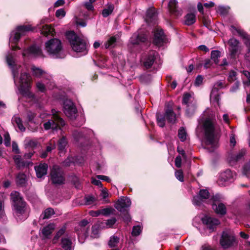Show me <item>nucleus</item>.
I'll return each instance as SVG.
<instances>
[{"instance_id":"9b49d317","label":"nucleus","mask_w":250,"mask_h":250,"mask_svg":"<svg viewBox=\"0 0 250 250\" xmlns=\"http://www.w3.org/2000/svg\"><path fill=\"white\" fill-rule=\"evenodd\" d=\"M63 112L71 120L76 118L77 110L74 103L71 100L66 99L63 102Z\"/></svg>"},{"instance_id":"f8f14e48","label":"nucleus","mask_w":250,"mask_h":250,"mask_svg":"<svg viewBox=\"0 0 250 250\" xmlns=\"http://www.w3.org/2000/svg\"><path fill=\"white\" fill-rule=\"evenodd\" d=\"M51 180L55 185H61L64 183V178L62 170L57 166L52 167L50 173Z\"/></svg>"},{"instance_id":"338daca9","label":"nucleus","mask_w":250,"mask_h":250,"mask_svg":"<svg viewBox=\"0 0 250 250\" xmlns=\"http://www.w3.org/2000/svg\"><path fill=\"white\" fill-rule=\"evenodd\" d=\"M182 158L180 155L177 156L175 159V165L177 167H180L181 166Z\"/></svg>"},{"instance_id":"2f4dec72","label":"nucleus","mask_w":250,"mask_h":250,"mask_svg":"<svg viewBox=\"0 0 250 250\" xmlns=\"http://www.w3.org/2000/svg\"><path fill=\"white\" fill-rule=\"evenodd\" d=\"M165 116L169 123H174L176 121V115L171 108L166 109Z\"/></svg>"},{"instance_id":"6e6552de","label":"nucleus","mask_w":250,"mask_h":250,"mask_svg":"<svg viewBox=\"0 0 250 250\" xmlns=\"http://www.w3.org/2000/svg\"><path fill=\"white\" fill-rule=\"evenodd\" d=\"M31 71L34 76L43 79V81L46 84V86L48 88L50 89L53 87L54 83L51 75L46 73L41 68L34 65L32 66Z\"/></svg>"},{"instance_id":"f257e3e1","label":"nucleus","mask_w":250,"mask_h":250,"mask_svg":"<svg viewBox=\"0 0 250 250\" xmlns=\"http://www.w3.org/2000/svg\"><path fill=\"white\" fill-rule=\"evenodd\" d=\"M15 56L14 52L8 53L6 56L7 63L11 70L15 83L19 84V90L20 93L22 95H27L32 85V78L27 72L26 66L17 65Z\"/></svg>"},{"instance_id":"603ef678","label":"nucleus","mask_w":250,"mask_h":250,"mask_svg":"<svg viewBox=\"0 0 250 250\" xmlns=\"http://www.w3.org/2000/svg\"><path fill=\"white\" fill-rule=\"evenodd\" d=\"M113 10V6L112 5H110L107 8L104 9L102 13L103 17H108L112 12Z\"/></svg>"},{"instance_id":"9d476101","label":"nucleus","mask_w":250,"mask_h":250,"mask_svg":"<svg viewBox=\"0 0 250 250\" xmlns=\"http://www.w3.org/2000/svg\"><path fill=\"white\" fill-rule=\"evenodd\" d=\"M221 197L219 195L213 196L211 200H208L212 203V207L216 213L223 215L227 212V208L225 204L220 203Z\"/></svg>"},{"instance_id":"0eeeda50","label":"nucleus","mask_w":250,"mask_h":250,"mask_svg":"<svg viewBox=\"0 0 250 250\" xmlns=\"http://www.w3.org/2000/svg\"><path fill=\"white\" fill-rule=\"evenodd\" d=\"M52 114L53 120H49L43 124V127L45 130L50 129H52L53 130H57L59 126L61 125L63 126L65 125V121L60 117L56 110L52 109Z\"/></svg>"},{"instance_id":"aec40b11","label":"nucleus","mask_w":250,"mask_h":250,"mask_svg":"<svg viewBox=\"0 0 250 250\" xmlns=\"http://www.w3.org/2000/svg\"><path fill=\"white\" fill-rule=\"evenodd\" d=\"M146 35L142 34L141 31H138L135 33L130 39V42L132 44H138L146 41Z\"/></svg>"},{"instance_id":"72a5a7b5","label":"nucleus","mask_w":250,"mask_h":250,"mask_svg":"<svg viewBox=\"0 0 250 250\" xmlns=\"http://www.w3.org/2000/svg\"><path fill=\"white\" fill-rule=\"evenodd\" d=\"M196 21V15L194 13H188L185 17V23L191 25Z\"/></svg>"},{"instance_id":"13d9d810","label":"nucleus","mask_w":250,"mask_h":250,"mask_svg":"<svg viewBox=\"0 0 250 250\" xmlns=\"http://www.w3.org/2000/svg\"><path fill=\"white\" fill-rule=\"evenodd\" d=\"M88 224V222L87 220H83L81 222H80V223L77 226V227H78L79 229H83V232L84 233H85L86 232V228H87L86 227V226Z\"/></svg>"},{"instance_id":"8fccbe9b","label":"nucleus","mask_w":250,"mask_h":250,"mask_svg":"<svg viewBox=\"0 0 250 250\" xmlns=\"http://www.w3.org/2000/svg\"><path fill=\"white\" fill-rule=\"evenodd\" d=\"M99 236V227L98 225H95L92 228L91 237L97 238Z\"/></svg>"},{"instance_id":"a19ab883","label":"nucleus","mask_w":250,"mask_h":250,"mask_svg":"<svg viewBox=\"0 0 250 250\" xmlns=\"http://www.w3.org/2000/svg\"><path fill=\"white\" fill-rule=\"evenodd\" d=\"M220 52L218 50H213L211 52V59L216 64H218V59L220 57Z\"/></svg>"},{"instance_id":"7c9ffc66","label":"nucleus","mask_w":250,"mask_h":250,"mask_svg":"<svg viewBox=\"0 0 250 250\" xmlns=\"http://www.w3.org/2000/svg\"><path fill=\"white\" fill-rule=\"evenodd\" d=\"M25 148L26 149H34L38 145V142L36 139H32L29 138H26L24 141Z\"/></svg>"},{"instance_id":"58836bf2","label":"nucleus","mask_w":250,"mask_h":250,"mask_svg":"<svg viewBox=\"0 0 250 250\" xmlns=\"http://www.w3.org/2000/svg\"><path fill=\"white\" fill-rule=\"evenodd\" d=\"M66 229V226H63L57 231L52 240L53 243H56L57 242L59 238L65 233Z\"/></svg>"},{"instance_id":"4468645a","label":"nucleus","mask_w":250,"mask_h":250,"mask_svg":"<svg viewBox=\"0 0 250 250\" xmlns=\"http://www.w3.org/2000/svg\"><path fill=\"white\" fill-rule=\"evenodd\" d=\"M224 83L222 81L217 82L213 85L210 95V100L211 103H216L219 106L220 94L218 89L223 87Z\"/></svg>"},{"instance_id":"37998d69","label":"nucleus","mask_w":250,"mask_h":250,"mask_svg":"<svg viewBox=\"0 0 250 250\" xmlns=\"http://www.w3.org/2000/svg\"><path fill=\"white\" fill-rule=\"evenodd\" d=\"M12 121L17 125L18 127L21 131H24L25 130V128L23 125L21 120L20 118L17 116H14L12 119Z\"/></svg>"},{"instance_id":"bb28decb","label":"nucleus","mask_w":250,"mask_h":250,"mask_svg":"<svg viewBox=\"0 0 250 250\" xmlns=\"http://www.w3.org/2000/svg\"><path fill=\"white\" fill-rule=\"evenodd\" d=\"M67 145V142L65 138L63 136L58 141V149L59 153L61 156L63 155L65 152V147Z\"/></svg>"},{"instance_id":"39448f33","label":"nucleus","mask_w":250,"mask_h":250,"mask_svg":"<svg viewBox=\"0 0 250 250\" xmlns=\"http://www.w3.org/2000/svg\"><path fill=\"white\" fill-rule=\"evenodd\" d=\"M33 30V28L30 25H21L17 27L10 34L9 38V44L13 50L17 48L15 44L19 42L21 36L25 35V34Z\"/></svg>"},{"instance_id":"b1692460","label":"nucleus","mask_w":250,"mask_h":250,"mask_svg":"<svg viewBox=\"0 0 250 250\" xmlns=\"http://www.w3.org/2000/svg\"><path fill=\"white\" fill-rule=\"evenodd\" d=\"M48 166L45 163H41L35 167V170L38 178H42L47 174Z\"/></svg>"},{"instance_id":"6e6d98bb","label":"nucleus","mask_w":250,"mask_h":250,"mask_svg":"<svg viewBox=\"0 0 250 250\" xmlns=\"http://www.w3.org/2000/svg\"><path fill=\"white\" fill-rule=\"evenodd\" d=\"M66 14V12L64 9L63 8H60L59 9H58L56 11L55 15L58 18H63Z\"/></svg>"},{"instance_id":"6ab92c4d","label":"nucleus","mask_w":250,"mask_h":250,"mask_svg":"<svg viewBox=\"0 0 250 250\" xmlns=\"http://www.w3.org/2000/svg\"><path fill=\"white\" fill-rule=\"evenodd\" d=\"M167 41V40L162 29L157 28L155 30L154 43L157 46H161Z\"/></svg>"},{"instance_id":"bf43d9fd","label":"nucleus","mask_w":250,"mask_h":250,"mask_svg":"<svg viewBox=\"0 0 250 250\" xmlns=\"http://www.w3.org/2000/svg\"><path fill=\"white\" fill-rule=\"evenodd\" d=\"M236 72L234 70H231L229 72V77H228V81L230 82H232L236 80Z\"/></svg>"},{"instance_id":"0e129e2a","label":"nucleus","mask_w":250,"mask_h":250,"mask_svg":"<svg viewBox=\"0 0 250 250\" xmlns=\"http://www.w3.org/2000/svg\"><path fill=\"white\" fill-rule=\"evenodd\" d=\"M36 86L39 90L41 92H44L46 89V87L44 84L41 82H38L36 83Z\"/></svg>"},{"instance_id":"052dcab7","label":"nucleus","mask_w":250,"mask_h":250,"mask_svg":"<svg viewBox=\"0 0 250 250\" xmlns=\"http://www.w3.org/2000/svg\"><path fill=\"white\" fill-rule=\"evenodd\" d=\"M176 178L180 181L183 182L184 181L183 173L181 170H176L175 172Z\"/></svg>"},{"instance_id":"f03ea898","label":"nucleus","mask_w":250,"mask_h":250,"mask_svg":"<svg viewBox=\"0 0 250 250\" xmlns=\"http://www.w3.org/2000/svg\"><path fill=\"white\" fill-rule=\"evenodd\" d=\"M211 112L210 115L204 120L203 125L204 132V142L206 148L210 152L217 147V139L215 134L214 113L212 111Z\"/></svg>"},{"instance_id":"a18cd8bd","label":"nucleus","mask_w":250,"mask_h":250,"mask_svg":"<svg viewBox=\"0 0 250 250\" xmlns=\"http://www.w3.org/2000/svg\"><path fill=\"white\" fill-rule=\"evenodd\" d=\"M177 0H170L168 3V7L170 11L172 13H176L177 9Z\"/></svg>"},{"instance_id":"dca6fc26","label":"nucleus","mask_w":250,"mask_h":250,"mask_svg":"<svg viewBox=\"0 0 250 250\" xmlns=\"http://www.w3.org/2000/svg\"><path fill=\"white\" fill-rule=\"evenodd\" d=\"M234 175L232 171L229 169L222 172L218 180V183L220 186H226L233 181Z\"/></svg>"},{"instance_id":"69168bd1","label":"nucleus","mask_w":250,"mask_h":250,"mask_svg":"<svg viewBox=\"0 0 250 250\" xmlns=\"http://www.w3.org/2000/svg\"><path fill=\"white\" fill-rule=\"evenodd\" d=\"M116 219L115 218L113 217L111 219H108L106 222V225L108 228L112 227L113 225L116 223Z\"/></svg>"},{"instance_id":"f3484780","label":"nucleus","mask_w":250,"mask_h":250,"mask_svg":"<svg viewBox=\"0 0 250 250\" xmlns=\"http://www.w3.org/2000/svg\"><path fill=\"white\" fill-rule=\"evenodd\" d=\"M130 199L126 197H122L116 202L115 205V208L121 212H127L131 206Z\"/></svg>"},{"instance_id":"a878e982","label":"nucleus","mask_w":250,"mask_h":250,"mask_svg":"<svg viewBox=\"0 0 250 250\" xmlns=\"http://www.w3.org/2000/svg\"><path fill=\"white\" fill-rule=\"evenodd\" d=\"M93 132L90 129H84L83 131L76 130L73 132V135L76 140H78L81 137H86L91 135Z\"/></svg>"},{"instance_id":"ddd939ff","label":"nucleus","mask_w":250,"mask_h":250,"mask_svg":"<svg viewBox=\"0 0 250 250\" xmlns=\"http://www.w3.org/2000/svg\"><path fill=\"white\" fill-rule=\"evenodd\" d=\"M234 240V237L232 233L229 230H226L222 233L220 240V244L223 248L226 249L231 246Z\"/></svg>"},{"instance_id":"a211bd4d","label":"nucleus","mask_w":250,"mask_h":250,"mask_svg":"<svg viewBox=\"0 0 250 250\" xmlns=\"http://www.w3.org/2000/svg\"><path fill=\"white\" fill-rule=\"evenodd\" d=\"M209 193L207 189H202L199 191L198 195L193 197L192 203L195 206H200L205 200L209 197Z\"/></svg>"},{"instance_id":"5fc2aeb1","label":"nucleus","mask_w":250,"mask_h":250,"mask_svg":"<svg viewBox=\"0 0 250 250\" xmlns=\"http://www.w3.org/2000/svg\"><path fill=\"white\" fill-rule=\"evenodd\" d=\"M142 228L141 226L138 225L136 226L133 227L132 231V234L133 236H138L139 235L141 231Z\"/></svg>"},{"instance_id":"f704fd0d","label":"nucleus","mask_w":250,"mask_h":250,"mask_svg":"<svg viewBox=\"0 0 250 250\" xmlns=\"http://www.w3.org/2000/svg\"><path fill=\"white\" fill-rule=\"evenodd\" d=\"M41 32L42 34L45 36H47L49 35H53L54 33V30L50 25L45 24L42 26Z\"/></svg>"},{"instance_id":"3c124183","label":"nucleus","mask_w":250,"mask_h":250,"mask_svg":"<svg viewBox=\"0 0 250 250\" xmlns=\"http://www.w3.org/2000/svg\"><path fill=\"white\" fill-rule=\"evenodd\" d=\"M246 153V150L242 149L238 153L232 158V161H238L241 160Z\"/></svg>"},{"instance_id":"5701e85b","label":"nucleus","mask_w":250,"mask_h":250,"mask_svg":"<svg viewBox=\"0 0 250 250\" xmlns=\"http://www.w3.org/2000/svg\"><path fill=\"white\" fill-rule=\"evenodd\" d=\"M228 44L230 46L229 51L231 57L234 58L238 50L239 42L236 39L232 38L229 40Z\"/></svg>"},{"instance_id":"de8ad7c7","label":"nucleus","mask_w":250,"mask_h":250,"mask_svg":"<svg viewBox=\"0 0 250 250\" xmlns=\"http://www.w3.org/2000/svg\"><path fill=\"white\" fill-rule=\"evenodd\" d=\"M16 182L19 185H23L26 182V175L23 173H19L17 176Z\"/></svg>"},{"instance_id":"49530a36","label":"nucleus","mask_w":250,"mask_h":250,"mask_svg":"<svg viewBox=\"0 0 250 250\" xmlns=\"http://www.w3.org/2000/svg\"><path fill=\"white\" fill-rule=\"evenodd\" d=\"M187 134L185 129L181 127L178 130V137L182 142L185 141L187 139Z\"/></svg>"},{"instance_id":"1a4fd4ad","label":"nucleus","mask_w":250,"mask_h":250,"mask_svg":"<svg viewBox=\"0 0 250 250\" xmlns=\"http://www.w3.org/2000/svg\"><path fill=\"white\" fill-rule=\"evenodd\" d=\"M201 220L203 223L206 226L207 229L210 233L214 230L216 227L220 224L219 221L213 217H211L208 215H205L204 217H195L193 219V224L198 221Z\"/></svg>"},{"instance_id":"680f3d73","label":"nucleus","mask_w":250,"mask_h":250,"mask_svg":"<svg viewBox=\"0 0 250 250\" xmlns=\"http://www.w3.org/2000/svg\"><path fill=\"white\" fill-rule=\"evenodd\" d=\"M228 10L229 8L220 6L217 8V12L221 15H225L228 13Z\"/></svg>"},{"instance_id":"c85d7f7f","label":"nucleus","mask_w":250,"mask_h":250,"mask_svg":"<svg viewBox=\"0 0 250 250\" xmlns=\"http://www.w3.org/2000/svg\"><path fill=\"white\" fill-rule=\"evenodd\" d=\"M75 230L78 236L79 241L81 243H84L85 239L88 235V228H86L85 233L83 232V229H79L77 226L75 228Z\"/></svg>"},{"instance_id":"774afa93","label":"nucleus","mask_w":250,"mask_h":250,"mask_svg":"<svg viewBox=\"0 0 250 250\" xmlns=\"http://www.w3.org/2000/svg\"><path fill=\"white\" fill-rule=\"evenodd\" d=\"M248 47V51L245 54V59L246 61L250 62V43L247 45Z\"/></svg>"},{"instance_id":"4be33fe9","label":"nucleus","mask_w":250,"mask_h":250,"mask_svg":"<svg viewBox=\"0 0 250 250\" xmlns=\"http://www.w3.org/2000/svg\"><path fill=\"white\" fill-rule=\"evenodd\" d=\"M158 53L154 51H150L148 55L144 59V66L147 68L151 67Z\"/></svg>"},{"instance_id":"cd10ccee","label":"nucleus","mask_w":250,"mask_h":250,"mask_svg":"<svg viewBox=\"0 0 250 250\" xmlns=\"http://www.w3.org/2000/svg\"><path fill=\"white\" fill-rule=\"evenodd\" d=\"M56 147V141L52 139L51 140L46 146V150L42 152L41 155V156L42 158L46 157L48 153H50L51 151L54 149Z\"/></svg>"},{"instance_id":"2eb2a0df","label":"nucleus","mask_w":250,"mask_h":250,"mask_svg":"<svg viewBox=\"0 0 250 250\" xmlns=\"http://www.w3.org/2000/svg\"><path fill=\"white\" fill-rule=\"evenodd\" d=\"M23 57H43L42 50L40 47L32 45L27 49L24 50L22 52Z\"/></svg>"},{"instance_id":"c756f323","label":"nucleus","mask_w":250,"mask_h":250,"mask_svg":"<svg viewBox=\"0 0 250 250\" xmlns=\"http://www.w3.org/2000/svg\"><path fill=\"white\" fill-rule=\"evenodd\" d=\"M61 244L62 248L64 250H72V242L68 236H65L62 238Z\"/></svg>"},{"instance_id":"ea45409f","label":"nucleus","mask_w":250,"mask_h":250,"mask_svg":"<svg viewBox=\"0 0 250 250\" xmlns=\"http://www.w3.org/2000/svg\"><path fill=\"white\" fill-rule=\"evenodd\" d=\"M246 79H244V85L246 90L247 91V88L250 87V73L247 71H244L243 72Z\"/></svg>"},{"instance_id":"c03bdc74","label":"nucleus","mask_w":250,"mask_h":250,"mask_svg":"<svg viewBox=\"0 0 250 250\" xmlns=\"http://www.w3.org/2000/svg\"><path fill=\"white\" fill-rule=\"evenodd\" d=\"M120 238L115 235L111 236L108 242V245L110 248L115 247L119 242Z\"/></svg>"},{"instance_id":"e2e57ef3","label":"nucleus","mask_w":250,"mask_h":250,"mask_svg":"<svg viewBox=\"0 0 250 250\" xmlns=\"http://www.w3.org/2000/svg\"><path fill=\"white\" fill-rule=\"evenodd\" d=\"M243 173L249 177L250 175V162L248 163L243 168Z\"/></svg>"},{"instance_id":"473e14b6","label":"nucleus","mask_w":250,"mask_h":250,"mask_svg":"<svg viewBox=\"0 0 250 250\" xmlns=\"http://www.w3.org/2000/svg\"><path fill=\"white\" fill-rule=\"evenodd\" d=\"M196 102H193L191 104H188L186 105V115L188 117H190L192 116L196 110Z\"/></svg>"},{"instance_id":"393cba45","label":"nucleus","mask_w":250,"mask_h":250,"mask_svg":"<svg viewBox=\"0 0 250 250\" xmlns=\"http://www.w3.org/2000/svg\"><path fill=\"white\" fill-rule=\"evenodd\" d=\"M55 227L56 225L54 223H50L43 227L42 229V234L43 239L49 238Z\"/></svg>"},{"instance_id":"20e7f679","label":"nucleus","mask_w":250,"mask_h":250,"mask_svg":"<svg viewBox=\"0 0 250 250\" xmlns=\"http://www.w3.org/2000/svg\"><path fill=\"white\" fill-rule=\"evenodd\" d=\"M45 50L48 54L54 58H63L65 56L62 43L57 39L49 40L45 43Z\"/></svg>"},{"instance_id":"09e8293b","label":"nucleus","mask_w":250,"mask_h":250,"mask_svg":"<svg viewBox=\"0 0 250 250\" xmlns=\"http://www.w3.org/2000/svg\"><path fill=\"white\" fill-rule=\"evenodd\" d=\"M114 211H115V209L111 207H108L101 209V214L105 216L113 214Z\"/></svg>"},{"instance_id":"864d4df0","label":"nucleus","mask_w":250,"mask_h":250,"mask_svg":"<svg viewBox=\"0 0 250 250\" xmlns=\"http://www.w3.org/2000/svg\"><path fill=\"white\" fill-rule=\"evenodd\" d=\"M85 204L86 205H90L95 202V198L92 195L86 196L84 198Z\"/></svg>"},{"instance_id":"79ce46f5","label":"nucleus","mask_w":250,"mask_h":250,"mask_svg":"<svg viewBox=\"0 0 250 250\" xmlns=\"http://www.w3.org/2000/svg\"><path fill=\"white\" fill-rule=\"evenodd\" d=\"M117 39L115 37H111L104 43L105 48H113L115 46Z\"/></svg>"},{"instance_id":"4d7b16f0","label":"nucleus","mask_w":250,"mask_h":250,"mask_svg":"<svg viewBox=\"0 0 250 250\" xmlns=\"http://www.w3.org/2000/svg\"><path fill=\"white\" fill-rule=\"evenodd\" d=\"M165 117L162 116H159V115H157V123L159 126L161 127H163L165 125Z\"/></svg>"},{"instance_id":"7ed1b4c3","label":"nucleus","mask_w":250,"mask_h":250,"mask_svg":"<svg viewBox=\"0 0 250 250\" xmlns=\"http://www.w3.org/2000/svg\"><path fill=\"white\" fill-rule=\"evenodd\" d=\"M66 37L74 51L81 53L82 55L87 53L88 43L86 39L78 36L74 31L67 32Z\"/></svg>"},{"instance_id":"423d86ee","label":"nucleus","mask_w":250,"mask_h":250,"mask_svg":"<svg viewBox=\"0 0 250 250\" xmlns=\"http://www.w3.org/2000/svg\"><path fill=\"white\" fill-rule=\"evenodd\" d=\"M10 197L15 214L17 216L23 214L24 212L25 203L23 201L20 193L13 191L10 194Z\"/></svg>"},{"instance_id":"412c9836","label":"nucleus","mask_w":250,"mask_h":250,"mask_svg":"<svg viewBox=\"0 0 250 250\" xmlns=\"http://www.w3.org/2000/svg\"><path fill=\"white\" fill-rule=\"evenodd\" d=\"M157 20V14L155 9L153 7L149 8L146 11L145 21L146 23L150 25L154 24Z\"/></svg>"},{"instance_id":"e433bc0d","label":"nucleus","mask_w":250,"mask_h":250,"mask_svg":"<svg viewBox=\"0 0 250 250\" xmlns=\"http://www.w3.org/2000/svg\"><path fill=\"white\" fill-rule=\"evenodd\" d=\"M13 159L15 164L19 168L23 167L26 165V163L22 159L20 155L15 156Z\"/></svg>"},{"instance_id":"4c0bfd02","label":"nucleus","mask_w":250,"mask_h":250,"mask_svg":"<svg viewBox=\"0 0 250 250\" xmlns=\"http://www.w3.org/2000/svg\"><path fill=\"white\" fill-rule=\"evenodd\" d=\"M55 213L54 211L52 208H46L43 213L41 214V217L43 219H48Z\"/></svg>"},{"instance_id":"c9c22d12","label":"nucleus","mask_w":250,"mask_h":250,"mask_svg":"<svg viewBox=\"0 0 250 250\" xmlns=\"http://www.w3.org/2000/svg\"><path fill=\"white\" fill-rule=\"evenodd\" d=\"M194 98L189 93H185L183 95L182 103L183 104L187 105L191 104L193 102H196Z\"/></svg>"}]
</instances>
